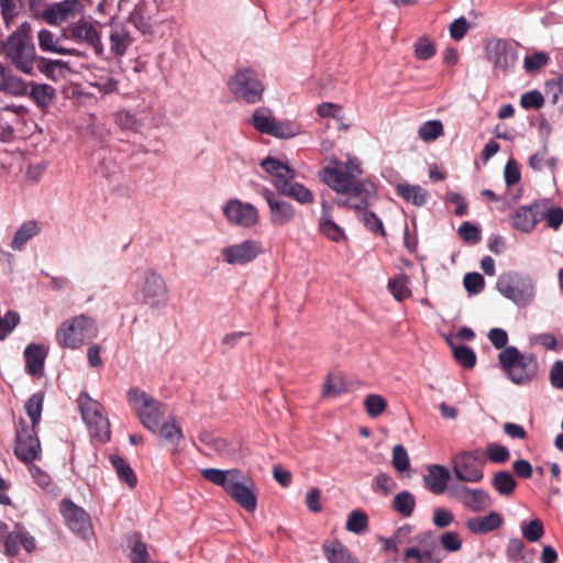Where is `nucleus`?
I'll return each instance as SVG.
<instances>
[{
	"label": "nucleus",
	"instance_id": "obj_17",
	"mask_svg": "<svg viewBox=\"0 0 563 563\" xmlns=\"http://www.w3.org/2000/svg\"><path fill=\"white\" fill-rule=\"evenodd\" d=\"M262 253V243L252 239L229 245L221 251L224 262L229 265L249 264L256 260Z\"/></svg>",
	"mask_w": 563,
	"mask_h": 563
},
{
	"label": "nucleus",
	"instance_id": "obj_4",
	"mask_svg": "<svg viewBox=\"0 0 563 563\" xmlns=\"http://www.w3.org/2000/svg\"><path fill=\"white\" fill-rule=\"evenodd\" d=\"M128 400L143 427L156 433L165 416L164 404L137 387L129 389Z\"/></svg>",
	"mask_w": 563,
	"mask_h": 563
},
{
	"label": "nucleus",
	"instance_id": "obj_31",
	"mask_svg": "<svg viewBox=\"0 0 563 563\" xmlns=\"http://www.w3.org/2000/svg\"><path fill=\"white\" fill-rule=\"evenodd\" d=\"M322 550L330 563H360L350 550L338 540L325 541Z\"/></svg>",
	"mask_w": 563,
	"mask_h": 563
},
{
	"label": "nucleus",
	"instance_id": "obj_23",
	"mask_svg": "<svg viewBox=\"0 0 563 563\" xmlns=\"http://www.w3.org/2000/svg\"><path fill=\"white\" fill-rule=\"evenodd\" d=\"M542 220L540 205L521 206L511 214V224L515 229L529 233Z\"/></svg>",
	"mask_w": 563,
	"mask_h": 563
},
{
	"label": "nucleus",
	"instance_id": "obj_46",
	"mask_svg": "<svg viewBox=\"0 0 563 563\" xmlns=\"http://www.w3.org/2000/svg\"><path fill=\"white\" fill-rule=\"evenodd\" d=\"M279 192L300 203H310L313 201L312 191L294 180H290Z\"/></svg>",
	"mask_w": 563,
	"mask_h": 563
},
{
	"label": "nucleus",
	"instance_id": "obj_6",
	"mask_svg": "<svg viewBox=\"0 0 563 563\" xmlns=\"http://www.w3.org/2000/svg\"><path fill=\"white\" fill-rule=\"evenodd\" d=\"M364 173L362 162L356 156H347L345 162L335 159L320 173L321 180L332 190L341 194L355 177Z\"/></svg>",
	"mask_w": 563,
	"mask_h": 563
},
{
	"label": "nucleus",
	"instance_id": "obj_14",
	"mask_svg": "<svg viewBox=\"0 0 563 563\" xmlns=\"http://www.w3.org/2000/svg\"><path fill=\"white\" fill-rule=\"evenodd\" d=\"M254 490L255 484L253 479L239 470L238 475L233 477L225 493L246 511L253 512L257 506Z\"/></svg>",
	"mask_w": 563,
	"mask_h": 563
},
{
	"label": "nucleus",
	"instance_id": "obj_43",
	"mask_svg": "<svg viewBox=\"0 0 563 563\" xmlns=\"http://www.w3.org/2000/svg\"><path fill=\"white\" fill-rule=\"evenodd\" d=\"M110 462L121 482H124L130 488H134L137 483L136 475L126 461L118 455H111Z\"/></svg>",
	"mask_w": 563,
	"mask_h": 563
},
{
	"label": "nucleus",
	"instance_id": "obj_19",
	"mask_svg": "<svg viewBox=\"0 0 563 563\" xmlns=\"http://www.w3.org/2000/svg\"><path fill=\"white\" fill-rule=\"evenodd\" d=\"M222 211L231 224L242 228H252L257 224L260 220L257 209L252 203L243 202L240 199H230L227 201Z\"/></svg>",
	"mask_w": 563,
	"mask_h": 563
},
{
	"label": "nucleus",
	"instance_id": "obj_25",
	"mask_svg": "<svg viewBox=\"0 0 563 563\" xmlns=\"http://www.w3.org/2000/svg\"><path fill=\"white\" fill-rule=\"evenodd\" d=\"M262 195L267 201L271 210V221L275 225L289 223L295 217V209L286 201L275 199V195L267 188L262 190Z\"/></svg>",
	"mask_w": 563,
	"mask_h": 563
},
{
	"label": "nucleus",
	"instance_id": "obj_20",
	"mask_svg": "<svg viewBox=\"0 0 563 563\" xmlns=\"http://www.w3.org/2000/svg\"><path fill=\"white\" fill-rule=\"evenodd\" d=\"M60 511L73 532L82 539H87L92 534L90 517L81 507L71 500L65 499L62 501Z\"/></svg>",
	"mask_w": 563,
	"mask_h": 563
},
{
	"label": "nucleus",
	"instance_id": "obj_50",
	"mask_svg": "<svg viewBox=\"0 0 563 563\" xmlns=\"http://www.w3.org/2000/svg\"><path fill=\"white\" fill-rule=\"evenodd\" d=\"M44 395L42 393L33 394L25 404V411L31 419L33 428L38 424L43 410Z\"/></svg>",
	"mask_w": 563,
	"mask_h": 563
},
{
	"label": "nucleus",
	"instance_id": "obj_38",
	"mask_svg": "<svg viewBox=\"0 0 563 563\" xmlns=\"http://www.w3.org/2000/svg\"><path fill=\"white\" fill-rule=\"evenodd\" d=\"M129 20L144 35L154 32V21L144 4L135 5L130 13Z\"/></svg>",
	"mask_w": 563,
	"mask_h": 563
},
{
	"label": "nucleus",
	"instance_id": "obj_58",
	"mask_svg": "<svg viewBox=\"0 0 563 563\" xmlns=\"http://www.w3.org/2000/svg\"><path fill=\"white\" fill-rule=\"evenodd\" d=\"M20 316L13 310L5 312L3 317L0 316V341L4 340L19 324Z\"/></svg>",
	"mask_w": 563,
	"mask_h": 563
},
{
	"label": "nucleus",
	"instance_id": "obj_29",
	"mask_svg": "<svg viewBox=\"0 0 563 563\" xmlns=\"http://www.w3.org/2000/svg\"><path fill=\"white\" fill-rule=\"evenodd\" d=\"M38 46L43 52H51L60 55H79L78 49L66 47L62 44V38L56 37L55 34L48 30H41L37 34Z\"/></svg>",
	"mask_w": 563,
	"mask_h": 563
},
{
	"label": "nucleus",
	"instance_id": "obj_34",
	"mask_svg": "<svg viewBox=\"0 0 563 563\" xmlns=\"http://www.w3.org/2000/svg\"><path fill=\"white\" fill-rule=\"evenodd\" d=\"M319 119H330L333 125L327 123V128H334L339 131L347 130L349 125L344 122L343 108L338 103L324 102L319 104Z\"/></svg>",
	"mask_w": 563,
	"mask_h": 563
},
{
	"label": "nucleus",
	"instance_id": "obj_32",
	"mask_svg": "<svg viewBox=\"0 0 563 563\" xmlns=\"http://www.w3.org/2000/svg\"><path fill=\"white\" fill-rule=\"evenodd\" d=\"M319 230L331 241L341 242L346 240L344 230L333 221L330 208L322 203V216L319 219Z\"/></svg>",
	"mask_w": 563,
	"mask_h": 563
},
{
	"label": "nucleus",
	"instance_id": "obj_35",
	"mask_svg": "<svg viewBox=\"0 0 563 563\" xmlns=\"http://www.w3.org/2000/svg\"><path fill=\"white\" fill-rule=\"evenodd\" d=\"M198 439L214 453L221 456H230L235 450L225 439L217 437L210 431L203 430L199 433Z\"/></svg>",
	"mask_w": 563,
	"mask_h": 563
},
{
	"label": "nucleus",
	"instance_id": "obj_60",
	"mask_svg": "<svg viewBox=\"0 0 563 563\" xmlns=\"http://www.w3.org/2000/svg\"><path fill=\"white\" fill-rule=\"evenodd\" d=\"M393 466L396 471L402 473L407 471L410 466V460L407 453V450L404 445L397 444L393 448Z\"/></svg>",
	"mask_w": 563,
	"mask_h": 563
},
{
	"label": "nucleus",
	"instance_id": "obj_15",
	"mask_svg": "<svg viewBox=\"0 0 563 563\" xmlns=\"http://www.w3.org/2000/svg\"><path fill=\"white\" fill-rule=\"evenodd\" d=\"M82 13L79 0H63L48 4L41 13V18L51 25H60L76 20Z\"/></svg>",
	"mask_w": 563,
	"mask_h": 563
},
{
	"label": "nucleus",
	"instance_id": "obj_11",
	"mask_svg": "<svg viewBox=\"0 0 563 563\" xmlns=\"http://www.w3.org/2000/svg\"><path fill=\"white\" fill-rule=\"evenodd\" d=\"M347 197L345 206L354 210H366L377 200V186L372 178L355 177L341 192Z\"/></svg>",
	"mask_w": 563,
	"mask_h": 563
},
{
	"label": "nucleus",
	"instance_id": "obj_48",
	"mask_svg": "<svg viewBox=\"0 0 563 563\" xmlns=\"http://www.w3.org/2000/svg\"><path fill=\"white\" fill-rule=\"evenodd\" d=\"M448 343L452 349L454 360L465 368H473L476 364L475 352L465 345H456L452 340L448 339Z\"/></svg>",
	"mask_w": 563,
	"mask_h": 563
},
{
	"label": "nucleus",
	"instance_id": "obj_12",
	"mask_svg": "<svg viewBox=\"0 0 563 563\" xmlns=\"http://www.w3.org/2000/svg\"><path fill=\"white\" fill-rule=\"evenodd\" d=\"M250 123L256 131L274 137L289 139L296 134L289 122L277 120L272 111L264 107L253 112Z\"/></svg>",
	"mask_w": 563,
	"mask_h": 563
},
{
	"label": "nucleus",
	"instance_id": "obj_9",
	"mask_svg": "<svg viewBox=\"0 0 563 563\" xmlns=\"http://www.w3.org/2000/svg\"><path fill=\"white\" fill-rule=\"evenodd\" d=\"M231 93L247 103L261 101L264 86L257 74L250 68L239 69L228 81Z\"/></svg>",
	"mask_w": 563,
	"mask_h": 563
},
{
	"label": "nucleus",
	"instance_id": "obj_7",
	"mask_svg": "<svg viewBox=\"0 0 563 563\" xmlns=\"http://www.w3.org/2000/svg\"><path fill=\"white\" fill-rule=\"evenodd\" d=\"M135 273L140 275L135 288L142 302L154 309L165 307L168 302V287L162 275L151 268Z\"/></svg>",
	"mask_w": 563,
	"mask_h": 563
},
{
	"label": "nucleus",
	"instance_id": "obj_26",
	"mask_svg": "<svg viewBox=\"0 0 563 563\" xmlns=\"http://www.w3.org/2000/svg\"><path fill=\"white\" fill-rule=\"evenodd\" d=\"M503 523V517L497 511H490L486 516L467 519L465 526L474 534H486L498 529Z\"/></svg>",
	"mask_w": 563,
	"mask_h": 563
},
{
	"label": "nucleus",
	"instance_id": "obj_22",
	"mask_svg": "<svg viewBox=\"0 0 563 563\" xmlns=\"http://www.w3.org/2000/svg\"><path fill=\"white\" fill-rule=\"evenodd\" d=\"M36 542L33 536H31L23 527L15 526L14 530L11 531L4 540V553L9 556H15L23 549L26 553H31L35 550Z\"/></svg>",
	"mask_w": 563,
	"mask_h": 563
},
{
	"label": "nucleus",
	"instance_id": "obj_49",
	"mask_svg": "<svg viewBox=\"0 0 563 563\" xmlns=\"http://www.w3.org/2000/svg\"><path fill=\"white\" fill-rule=\"evenodd\" d=\"M444 133L443 123L440 120H429L419 128L418 136L423 142H434Z\"/></svg>",
	"mask_w": 563,
	"mask_h": 563
},
{
	"label": "nucleus",
	"instance_id": "obj_33",
	"mask_svg": "<svg viewBox=\"0 0 563 563\" xmlns=\"http://www.w3.org/2000/svg\"><path fill=\"white\" fill-rule=\"evenodd\" d=\"M161 438L173 445L172 453L175 454L179 450L180 443L184 441V433L180 426L176 422V418L170 416L166 422L159 424L157 432Z\"/></svg>",
	"mask_w": 563,
	"mask_h": 563
},
{
	"label": "nucleus",
	"instance_id": "obj_63",
	"mask_svg": "<svg viewBox=\"0 0 563 563\" xmlns=\"http://www.w3.org/2000/svg\"><path fill=\"white\" fill-rule=\"evenodd\" d=\"M388 288L394 298L398 301H401L410 296V290L406 284L405 278L402 277L390 279L388 283Z\"/></svg>",
	"mask_w": 563,
	"mask_h": 563
},
{
	"label": "nucleus",
	"instance_id": "obj_42",
	"mask_svg": "<svg viewBox=\"0 0 563 563\" xmlns=\"http://www.w3.org/2000/svg\"><path fill=\"white\" fill-rule=\"evenodd\" d=\"M238 468H230L225 471L219 468H203L201 470V475L205 479L222 487L225 492L233 477L238 475Z\"/></svg>",
	"mask_w": 563,
	"mask_h": 563
},
{
	"label": "nucleus",
	"instance_id": "obj_5",
	"mask_svg": "<svg viewBox=\"0 0 563 563\" xmlns=\"http://www.w3.org/2000/svg\"><path fill=\"white\" fill-rule=\"evenodd\" d=\"M497 290L518 307L530 305L536 297V285L529 275L509 272L499 276Z\"/></svg>",
	"mask_w": 563,
	"mask_h": 563
},
{
	"label": "nucleus",
	"instance_id": "obj_39",
	"mask_svg": "<svg viewBox=\"0 0 563 563\" xmlns=\"http://www.w3.org/2000/svg\"><path fill=\"white\" fill-rule=\"evenodd\" d=\"M41 231V228L36 221L24 222L15 232L11 242V247L14 251H22L25 244Z\"/></svg>",
	"mask_w": 563,
	"mask_h": 563
},
{
	"label": "nucleus",
	"instance_id": "obj_52",
	"mask_svg": "<svg viewBox=\"0 0 563 563\" xmlns=\"http://www.w3.org/2000/svg\"><path fill=\"white\" fill-rule=\"evenodd\" d=\"M367 527L368 517L364 511L356 509L350 512L345 525L347 531L361 534L367 529Z\"/></svg>",
	"mask_w": 563,
	"mask_h": 563
},
{
	"label": "nucleus",
	"instance_id": "obj_56",
	"mask_svg": "<svg viewBox=\"0 0 563 563\" xmlns=\"http://www.w3.org/2000/svg\"><path fill=\"white\" fill-rule=\"evenodd\" d=\"M129 558L131 563H153L147 545L139 538L133 541Z\"/></svg>",
	"mask_w": 563,
	"mask_h": 563
},
{
	"label": "nucleus",
	"instance_id": "obj_53",
	"mask_svg": "<svg viewBox=\"0 0 563 563\" xmlns=\"http://www.w3.org/2000/svg\"><path fill=\"white\" fill-rule=\"evenodd\" d=\"M493 486L500 495H510L516 487V482L509 472L503 471L495 474Z\"/></svg>",
	"mask_w": 563,
	"mask_h": 563
},
{
	"label": "nucleus",
	"instance_id": "obj_62",
	"mask_svg": "<svg viewBox=\"0 0 563 563\" xmlns=\"http://www.w3.org/2000/svg\"><path fill=\"white\" fill-rule=\"evenodd\" d=\"M362 222L367 230L373 233L385 235V229L382 220L373 211L363 210Z\"/></svg>",
	"mask_w": 563,
	"mask_h": 563
},
{
	"label": "nucleus",
	"instance_id": "obj_30",
	"mask_svg": "<svg viewBox=\"0 0 563 563\" xmlns=\"http://www.w3.org/2000/svg\"><path fill=\"white\" fill-rule=\"evenodd\" d=\"M109 40L111 52L119 57L125 55L133 42L130 31L121 24L111 25Z\"/></svg>",
	"mask_w": 563,
	"mask_h": 563
},
{
	"label": "nucleus",
	"instance_id": "obj_2",
	"mask_svg": "<svg viewBox=\"0 0 563 563\" xmlns=\"http://www.w3.org/2000/svg\"><path fill=\"white\" fill-rule=\"evenodd\" d=\"M97 321L86 314H78L65 320L55 333L59 346L77 350L98 336Z\"/></svg>",
	"mask_w": 563,
	"mask_h": 563
},
{
	"label": "nucleus",
	"instance_id": "obj_64",
	"mask_svg": "<svg viewBox=\"0 0 563 563\" xmlns=\"http://www.w3.org/2000/svg\"><path fill=\"white\" fill-rule=\"evenodd\" d=\"M541 217L547 221L549 228L556 231L563 223V209L551 207L544 213L541 212Z\"/></svg>",
	"mask_w": 563,
	"mask_h": 563
},
{
	"label": "nucleus",
	"instance_id": "obj_59",
	"mask_svg": "<svg viewBox=\"0 0 563 563\" xmlns=\"http://www.w3.org/2000/svg\"><path fill=\"white\" fill-rule=\"evenodd\" d=\"M545 93L550 97L552 103L563 104V75L547 81Z\"/></svg>",
	"mask_w": 563,
	"mask_h": 563
},
{
	"label": "nucleus",
	"instance_id": "obj_45",
	"mask_svg": "<svg viewBox=\"0 0 563 563\" xmlns=\"http://www.w3.org/2000/svg\"><path fill=\"white\" fill-rule=\"evenodd\" d=\"M0 91L12 96L21 97L27 95V84L20 77L13 75L9 68L8 74L1 84Z\"/></svg>",
	"mask_w": 563,
	"mask_h": 563
},
{
	"label": "nucleus",
	"instance_id": "obj_18",
	"mask_svg": "<svg viewBox=\"0 0 563 563\" xmlns=\"http://www.w3.org/2000/svg\"><path fill=\"white\" fill-rule=\"evenodd\" d=\"M78 18L77 21L69 23L62 30V37L78 44H87L98 51L102 46L99 32L81 15Z\"/></svg>",
	"mask_w": 563,
	"mask_h": 563
},
{
	"label": "nucleus",
	"instance_id": "obj_47",
	"mask_svg": "<svg viewBox=\"0 0 563 563\" xmlns=\"http://www.w3.org/2000/svg\"><path fill=\"white\" fill-rule=\"evenodd\" d=\"M393 508L402 517H410L416 508V498L410 492L402 490L394 497Z\"/></svg>",
	"mask_w": 563,
	"mask_h": 563
},
{
	"label": "nucleus",
	"instance_id": "obj_8",
	"mask_svg": "<svg viewBox=\"0 0 563 563\" xmlns=\"http://www.w3.org/2000/svg\"><path fill=\"white\" fill-rule=\"evenodd\" d=\"M77 402L91 435L98 438L101 442L109 441L111 434L110 423L103 413L102 405L85 391L80 393Z\"/></svg>",
	"mask_w": 563,
	"mask_h": 563
},
{
	"label": "nucleus",
	"instance_id": "obj_54",
	"mask_svg": "<svg viewBox=\"0 0 563 563\" xmlns=\"http://www.w3.org/2000/svg\"><path fill=\"white\" fill-rule=\"evenodd\" d=\"M520 528L523 538L529 542H537L544 534L543 523L540 519H533L529 522L523 521Z\"/></svg>",
	"mask_w": 563,
	"mask_h": 563
},
{
	"label": "nucleus",
	"instance_id": "obj_13",
	"mask_svg": "<svg viewBox=\"0 0 563 563\" xmlns=\"http://www.w3.org/2000/svg\"><path fill=\"white\" fill-rule=\"evenodd\" d=\"M14 453L19 460L25 463L35 461L41 453L40 440L35 428L30 427L24 420H20L18 424Z\"/></svg>",
	"mask_w": 563,
	"mask_h": 563
},
{
	"label": "nucleus",
	"instance_id": "obj_1",
	"mask_svg": "<svg viewBox=\"0 0 563 563\" xmlns=\"http://www.w3.org/2000/svg\"><path fill=\"white\" fill-rule=\"evenodd\" d=\"M30 33L31 24L25 21L1 44L3 53L10 63L25 74L32 73L35 63V47Z\"/></svg>",
	"mask_w": 563,
	"mask_h": 563
},
{
	"label": "nucleus",
	"instance_id": "obj_41",
	"mask_svg": "<svg viewBox=\"0 0 563 563\" xmlns=\"http://www.w3.org/2000/svg\"><path fill=\"white\" fill-rule=\"evenodd\" d=\"M396 190L399 196L415 206L421 207L427 202L428 191L419 185L399 184Z\"/></svg>",
	"mask_w": 563,
	"mask_h": 563
},
{
	"label": "nucleus",
	"instance_id": "obj_51",
	"mask_svg": "<svg viewBox=\"0 0 563 563\" xmlns=\"http://www.w3.org/2000/svg\"><path fill=\"white\" fill-rule=\"evenodd\" d=\"M364 408L371 418H377L387 409V400L377 394H368L364 399Z\"/></svg>",
	"mask_w": 563,
	"mask_h": 563
},
{
	"label": "nucleus",
	"instance_id": "obj_28",
	"mask_svg": "<svg viewBox=\"0 0 563 563\" xmlns=\"http://www.w3.org/2000/svg\"><path fill=\"white\" fill-rule=\"evenodd\" d=\"M47 350L40 344H29L24 350L25 369L32 375L36 376L43 372Z\"/></svg>",
	"mask_w": 563,
	"mask_h": 563
},
{
	"label": "nucleus",
	"instance_id": "obj_24",
	"mask_svg": "<svg viewBox=\"0 0 563 563\" xmlns=\"http://www.w3.org/2000/svg\"><path fill=\"white\" fill-rule=\"evenodd\" d=\"M262 168L273 178V184L280 191L285 186L294 180L296 173L288 165L271 156L261 162Z\"/></svg>",
	"mask_w": 563,
	"mask_h": 563
},
{
	"label": "nucleus",
	"instance_id": "obj_3",
	"mask_svg": "<svg viewBox=\"0 0 563 563\" xmlns=\"http://www.w3.org/2000/svg\"><path fill=\"white\" fill-rule=\"evenodd\" d=\"M498 361L507 377L518 385L532 380L538 372L536 356L521 353L516 346L503 350L498 355Z\"/></svg>",
	"mask_w": 563,
	"mask_h": 563
},
{
	"label": "nucleus",
	"instance_id": "obj_40",
	"mask_svg": "<svg viewBox=\"0 0 563 563\" xmlns=\"http://www.w3.org/2000/svg\"><path fill=\"white\" fill-rule=\"evenodd\" d=\"M23 12V0H0V14L7 29H10Z\"/></svg>",
	"mask_w": 563,
	"mask_h": 563
},
{
	"label": "nucleus",
	"instance_id": "obj_57",
	"mask_svg": "<svg viewBox=\"0 0 563 563\" xmlns=\"http://www.w3.org/2000/svg\"><path fill=\"white\" fill-rule=\"evenodd\" d=\"M486 456L493 463L503 464L509 460L510 452L506 446L492 442L486 446Z\"/></svg>",
	"mask_w": 563,
	"mask_h": 563
},
{
	"label": "nucleus",
	"instance_id": "obj_36",
	"mask_svg": "<svg viewBox=\"0 0 563 563\" xmlns=\"http://www.w3.org/2000/svg\"><path fill=\"white\" fill-rule=\"evenodd\" d=\"M434 545L430 547H409L404 551V563H440L439 559L434 558Z\"/></svg>",
	"mask_w": 563,
	"mask_h": 563
},
{
	"label": "nucleus",
	"instance_id": "obj_44",
	"mask_svg": "<svg viewBox=\"0 0 563 563\" xmlns=\"http://www.w3.org/2000/svg\"><path fill=\"white\" fill-rule=\"evenodd\" d=\"M349 391L344 377L339 373H330L323 384V397H338Z\"/></svg>",
	"mask_w": 563,
	"mask_h": 563
},
{
	"label": "nucleus",
	"instance_id": "obj_27",
	"mask_svg": "<svg viewBox=\"0 0 563 563\" xmlns=\"http://www.w3.org/2000/svg\"><path fill=\"white\" fill-rule=\"evenodd\" d=\"M450 472L442 465H431L423 476L424 486L433 494L440 495L446 489Z\"/></svg>",
	"mask_w": 563,
	"mask_h": 563
},
{
	"label": "nucleus",
	"instance_id": "obj_37",
	"mask_svg": "<svg viewBox=\"0 0 563 563\" xmlns=\"http://www.w3.org/2000/svg\"><path fill=\"white\" fill-rule=\"evenodd\" d=\"M27 93L36 106L43 110L47 109L56 97L55 89L47 84L31 82V90Z\"/></svg>",
	"mask_w": 563,
	"mask_h": 563
},
{
	"label": "nucleus",
	"instance_id": "obj_61",
	"mask_svg": "<svg viewBox=\"0 0 563 563\" xmlns=\"http://www.w3.org/2000/svg\"><path fill=\"white\" fill-rule=\"evenodd\" d=\"M548 63L549 56L543 52H537L525 57L523 67L526 71L533 73L544 67Z\"/></svg>",
	"mask_w": 563,
	"mask_h": 563
},
{
	"label": "nucleus",
	"instance_id": "obj_16",
	"mask_svg": "<svg viewBox=\"0 0 563 563\" xmlns=\"http://www.w3.org/2000/svg\"><path fill=\"white\" fill-rule=\"evenodd\" d=\"M487 59L493 64L496 70L508 73L511 70L518 59L517 51L509 42L505 40H495L487 43Z\"/></svg>",
	"mask_w": 563,
	"mask_h": 563
},
{
	"label": "nucleus",
	"instance_id": "obj_10",
	"mask_svg": "<svg viewBox=\"0 0 563 563\" xmlns=\"http://www.w3.org/2000/svg\"><path fill=\"white\" fill-rule=\"evenodd\" d=\"M485 463L486 457L479 449L460 452L453 457V474L461 482L479 483L484 477Z\"/></svg>",
	"mask_w": 563,
	"mask_h": 563
},
{
	"label": "nucleus",
	"instance_id": "obj_21",
	"mask_svg": "<svg viewBox=\"0 0 563 563\" xmlns=\"http://www.w3.org/2000/svg\"><path fill=\"white\" fill-rule=\"evenodd\" d=\"M450 494L465 508L473 512L484 511L492 505V499L488 493L482 488H471L465 485H459L452 487Z\"/></svg>",
	"mask_w": 563,
	"mask_h": 563
},
{
	"label": "nucleus",
	"instance_id": "obj_55",
	"mask_svg": "<svg viewBox=\"0 0 563 563\" xmlns=\"http://www.w3.org/2000/svg\"><path fill=\"white\" fill-rule=\"evenodd\" d=\"M91 87L97 88L101 93L109 95L118 90V80L110 75L93 76L89 81Z\"/></svg>",
	"mask_w": 563,
	"mask_h": 563
}]
</instances>
